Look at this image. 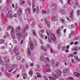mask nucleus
<instances>
[{
    "label": "nucleus",
    "mask_w": 80,
    "mask_h": 80,
    "mask_svg": "<svg viewBox=\"0 0 80 80\" xmlns=\"http://www.w3.org/2000/svg\"><path fill=\"white\" fill-rule=\"evenodd\" d=\"M16 35L18 40H20V37H22L23 39H25V34H22L21 32H19L18 34H16Z\"/></svg>",
    "instance_id": "f257e3e1"
},
{
    "label": "nucleus",
    "mask_w": 80,
    "mask_h": 80,
    "mask_svg": "<svg viewBox=\"0 0 80 80\" xmlns=\"http://www.w3.org/2000/svg\"><path fill=\"white\" fill-rule=\"evenodd\" d=\"M51 38L53 42H55L56 40V38H55V36L53 32L52 31H51Z\"/></svg>",
    "instance_id": "f03ea898"
},
{
    "label": "nucleus",
    "mask_w": 80,
    "mask_h": 80,
    "mask_svg": "<svg viewBox=\"0 0 80 80\" xmlns=\"http://www.w3.org/2000/svg\"><path fill=\"white\" fill-rule=\"evenodd\" d=\"M30 48L32 50H33L34 48H35V46H34V44L33 42L32 41H31L30 42Z\"/></svg>",
    "instance_id": "7ed1b4c3"
},
{
    "label": "nucleus",
    "mask_w": 80,
    "mask_h": 80,
    "mask_svg": "<svg viewBox=\"0 0 80 80\" xmlns=\"http://www.w3.org/2000/svg\"><path fill=\"white\" fill-rule=\"evenodd\" d=\"M3 59L5 63H9V62H10V59H8L7 60V57H3Z\"/></svg>",
    "instance_id": "20e7f679"
},
{
    "label": "nucleus",
    "mask_w": 80,
    "mask_h": 80,
    "mask_svg": "<svg viewBox=\"0 0 80 80\" xmlns=\"http://www.w3.org/2000/svg\"><path fill=\"white\" fill-rule=\"evenodd\" d=\"M3 59L5 63H9V62H10V59H8L7 60V57H3Z\"/></svg>",
    "instance_id": "39448f33"
},
{
    "label": "nucleus",
    "mask_w": 80,
    "mask_h": 80,
    "mask_svg": "<svg viewBox=\"0 0 80 80\" xmlns=\"http://www.w3.org/2000/svg\"><path fill=\"white\" fill-rule=\"evenodd\" d=\"M12 11L11 10L9 11L8 13V17H9L10 18H12L13 16L12 15Z\"/></svg>",
    "instance_id": "423d86ee"
},
{
    "label": "nucleus",
    "mask_w": 80,
    "mask_h": 80,
    "mask_svg": "<svg viewBox=\"0 0 80 80\" xmlns=\"http://www.w3.org/2000/svg\"><path fill=\"white\" fill-rule=\"evenodd\" d=\"M10 33L11 35H13V34H14L15 33V29H14V28L13 27H12L10 31Z\"/></svg>",
    "instance_id": "0eeeda50"
},
{
    "label": "nucleus",
    "mask_w": 80,
    "mask_h": 80,
    "mask_svg": "<svg viewBox=\"0 0 80 80\" xmlns=\"http://www.w3.org/2000/svg\"><path fill=\"white\" fill-rule=\"evenodd\" d=\"M20 26L19 25L18 27L16 28L15 30V32H20Z\"/></svg>",
    "instance_id": "6e6552de"
},
{
    "label": "nucleus",
    "mask_w": 80,
    "mask_h": 80,
    "mask_svg": "<svg viewBox=\"0 0 80 80\" xmlns=\"http://www.w3.org/2000/svg\"><path fill=\"white\" fill-rule=\"evenodd\" d=\"M63 73H65L66 74H67L69 72V69L67 68L63 71Z\"/></svg>",
    "instance_id": "1a4fd4ad"
},
{
    "label": "nucleus",
    "mask_w": 80,
    "mask_h": 80,
    "mask_svg": "<svg viewBox=\"0 0 80 80\" xmlns=\"http://www.w3.org/2000/svg\"><path fill=\"white\" fill-rule=\"evenodd\" d=\"M19 10L18 11V15H21V14L22 13V10L20 8H19Z\"/></svg>",
    "instance_id": "9d476101"
},
{
    "label": "nucleus",
    "mask_w": 80,
    "mask_h": 80,
    "mask_svg": "<svg viewBox=\"0 0 80 80\" xmlns=\"http://www.w3.org/2000/svg\"><path fill=\"white\" fill-rule=\"evenodd\" d=\"M75 2L76 5H74V8H77V6L78 5V0H75Z\"/></svg>",
    "instance_id": "9b49d317"
},
{
    "label": "nucleus",
    "mask_w": 80,
    "mask_h": 80,
    "mask_svg": "<svg viewBox=\"0 0 80 80\" xmlns=\"http://www.w3.org/2000/svg\"><path fill=\"white\" fill-rule=\"evenodd\" d=\"M51 62L53 67H55V62L54 60L53 59H51Z\"/></svg>",
    "instance_id": "f8f14e48"
},
{
    "label": "nucleus",
    "mask_w": 80,
    "mask_h": 80,
    "mask_svg": "<svg viewBox=\"0 0 80 80\" xmlns=\"http://www.w3.org/2000/svg\"><path fill=\"white\" fill-rule=\"evenodd\" d=\"M60 29H58L56 33L58 35H59L60 36H62V33L60 32Z\"/></svg>",
    "instance_id": "ddd939ff"
},
{
    "label": "nucleus",
    "mask_w": 80,
    "mask_h": 80,
    "mask_svg": "<svg viewBox=\"0 0 80 80\" xmlns=\"http://www.w3.org/2000/svg\"><path fill=\"white\" fill-rule=\"evenodd\" d=\"M55 71L56 72H58V73H59L60 74H62V72L58 68H57L56 69L54 70L55 72Z\"/></svg>",
    "instance_id": "4468645a"
},
{
    "label": "nucleus",
    "mask_w": 80,
    "mask_h": 80,
    "mask_svg": "<svg viewBox=\"0 0 80 80\" xmlns=\"http://www.w3.org/2000/svg\"><path fill=\"white\" fill-rule=\"evenodd\" d=\"M74 74L75 75L76 77H79V76H80V73L78 72H74Z\"/></svg>",
    "instance_id": "2eb2a0df"
},
{
    "label": "nucleus",
    "mask_w": 80,
    "mask_h": 80,
    "mask_svg": "<svg viewBox=\"0 0 80 80\" xmlns=\"http://www.w3.org/2000/svg\"><path fill=\"white\" fill-rule=\"evenodd\" d=\"M73 10H71V14L69 16V17L70 18H73Z\"/></svg>",
    "instance_id": "dca6fc26"
},
{
    "label": "nucleus",
    "mask_w": 80,
    "mask_h": 80,
    "mask_svg": "<svg viewBox=\"0 0 80 80\" xmlns=\"http://www.w3.org/2000/svg\"><path fill=\"white\" fill-rule=\"evenodd\" d=\"M22 76H24L23 77V78L24 79H27V73H25L22 74Z\"/></svg>",
    "instance_id": "f3484780"
},
{
    "label": "nucleus",
    "mask_w": 80,
    "mask_h": 80,
    "mask_svg": "<svg viewBox=\"0 0 80 80\" xmlns=\"http://www.w3.org/2000/svg\"><path fill=\"white\" fill-rule=\"evenodd\" d=\"M27 54L29 56H30V55H31V52L30 51V49L29 48L28 49Z\"/></svg>",
    "instance_id": "a211bd4d"
},
{
    "label": "nucleus",
    "mask_w": 80,
    "mask_h": 80,
    "mask_svg": "<svg viewBox=\"0 0 80 80\" xmlns=\"http://www.w3.org/2000/svg\"><path fill=\"white\" fill-rule=\"evenodd\" d=\"M27 10H28L29 13H30V12H31V9L30 8H28L25 9V12H27Z\"/></svg>",
    "instance_id": "6ab92c4d"
},
{
    "label": "nucleus",
    "mask_w": 80,
    "mask_h": 80,
    "mask_svg": "<svg viewBox=\"0 0 80 80\" xmlns=\"http://www.w3.org/2000/svg\"><path fill=\"white\" fill-rule=\"evenodd\" d=\"M16 67H17V65L15 64H13L11 66V68L13 69V68H15Z\"/></svg>",
    "instance_id": "aec40b11"
},
{
    "label": "nucleus",
    "mask_w": 80,
    "mask_h": 80,
    "mask_svg": "<svg viewBox=\"0 0 80 80\" xmlns=\"http://www.w3.org/2000/svg\"><path fill=\"white\" fill-rule=\"evenodd\" d=\"M0 63L1 64V65H4V62L2 61V58L0 57Z\"/></svg>",
    "instance_id": "412c9836"
},
{
    "label": "nucleus",
    "mask_w": 80,
    "mask_h": 80,
    "mask_svg": "<svg viewBox=\"0 0 80 80\" xmlns=\"http://www.w3.org/2000/svg\"><path fill=\"white\" fill-rule=\"evenodd\" d=\"M41 49L43 50L44 51H47V48L46 47L42 46L41 47Z\"/></svg>",
    "instance_id": "4be33fe9"
},
{
    "label": "nucleus",
    "mask_w": 80,
    "mask_h": 80,
    "mask_svg": "<svg viewBox=\"0 0 80 80\" xmlns=\"http://www.w3.org/2000/svg\"><path fill=\"white\" fill-rule=\"evenodd\" d=\"M33 73V70H30V71H29V75H30V76H32Z\"/></svg>",
    "instance_id": "5701e85b"
},
{
    "label": "nucleus",
    "mask_w": 80,
    "mask_h": 80,
    "mask_svg": "<svg viewBox=\"0 0 80 80\" xmlns=\"http://www.w3.org/2000/svg\"><path fill=\"white\" fill-rule=\"evenodd\" d=\"M52 76V77H55V78H59V77H58V76L57 74H53Z\"/></svg>",
    "instance_id": "b1692460"
},
{
    "label": "nucleus",
    "mask_w": 80,
    "mask_h": 80,
    "mask_svg": "<svg viewBox=\"0 0 80 80\" xmlns=\"http://www.w3.org/2000/svg\"><path fill=\"white\" fill-rule=\"evenodd\" d=\"M45 59V57L44 56H42L40 57V60L41 61H43Z\"/></svg>",
    "instance_id": "393cba45"
},
{
    "label": "nucleus",
    "mask_w": 80,
    "mask_h": 80,
    "mask_svg": "<svg viewBox=\"0 0 80 80\" xmlns=\"http://www.w3.org/2000/svg\"><path fill=\"white\" fill-rule=\"evenodd\" d=\"M5 66L6 68L7 69H10V65H9L8 64H6Z\"/></svg>",
    "instance_id": "a878e982"
},
{
    "label": "nucleus",
    "mask_w": 80,
    "mask_h": 80,
    "mask_svg": "<svg viewBox=\"0 0 80 80\" xmlns=\"http://www.w3.org/2000/svg\"><path fill=\"white\" fill-rule=\"evenodd\" d=\"M73 51H78V47H76L73 48Z\"/></svg>",
    "instance_id": "bb28decb"
},
{
    "label": "nucleus",
    "mask_w": 80,
    "mask_h": 80,
    "mask_svg": "<svg viewBox=\"0 0 80 80\" xmlns=\"http://www.w3.org/2000/svg\"><path fill=\"white\" fill-rule=\"evenodd\" d=\"M73 57V54L71 53L69 54L68 56V58H72Z\"/></svg>",
    "instance_id": "cd10ccee"
},
{
    "label": "nucleus",
    "mask_w": 80,
    "mask_h": 80,
    "mask_svg": "<svg viewBox=\"0 0 80 80\" xmlns=\"http://www.w3.org/2000/svg\"><path fill=\"white\" fill-rule=\"evenodd\" d=\"M46 72H48V73H50V72H51V69L49 68H47L46 69Z\"/></svg>",
    "instance_id": "c85d7f7f"
},
{
    "label": "nucleus",
    "mask_w": 80,
    "mask_h": 80,
    "mask_svg": "<svg viewBox=\"0 0 80 80\" xmlns=\"http://www.w3.org/2000/svg\"><path fill=\"white\" fill-rule=\"evenodd\" d=\"M5 40L2 39H0V43H4V42H5Z\"/></svg>",
    "instance_id": "c756f323"
},
{
    "label": "nucleus",
    "mask_w": 80,
    "mask_h": 80,
    "mask_svg": "<svg viewBox=\"0 0 80 80\" xmlns=\"http://www.w3.org/2000/svg\"><path fill=\"white\" fill-rule=\"evenodd\" d=\"M50 32V31L48 30L47 31V30H46V33L47 34L48 36L50 37V34H49V32Z\"/></svg>",
    "instance_id": "7c9ffc66"
},
{
    "label": "nucleus",
    "mask_w": 80,
    "mask_h": 80,
    "mask_svg": "<svg viewBox=\"0 0 80 80\" xmlns=\"http://www.w3.org/2000/svg\"><path fill=\"white\" fill-rule=\"evenodd\" d=\"M37 77L38 78H42V76H41V74L38 72H37Z\"/></svg>",
    "instance_id": "2f4dec72"
},
{
    "label": "nucleus",
    "mask_w": 80,
    "mask_h": 80,
    "mask_svg": "<svg viewBox=\"0 0 80 80\" xmlns=\"http://www.w3.org/2000/svg\"><path fill=\"white\" fill-rule=\"evenodd\" d=\"M61 13H62L65 14L66 13H67V11L65 10H62L61 11Z\"/></svg>",
    "instance_id": "473e14b6"
},
{
    "label": "nucleus",
    "mask_w": 80,
    "mask_h": 80,
    "mask_svg": "<svg viewBox=\"0 0 80 80\" xmlns=\"http://www.w3.org/2000/svg\"><path fill=\"white\" fill-rule=\"evenodd\" d=\"M24 3H25V1H23L22 2H20V5H21L22 6H23Z\"/></svg>",
    "instance_id": "72a5a7b5"
},
{
    "label": "nucleus",
    "mask_w": 80,
    "mask_h": 80,
    "mask_svg": "<svg viewBox=\"0 0 80 80\" xmlns=\"http://www.w3.org/2000/svg\"><path fill=\"white\" fill-rule=\"evenodd\" d=\"M35 26V22H33L32 23V27H34Z\"/></svg>",
    "instance_id": "f704fd0d"
},
{
    "label": "nucleus",
    "mask_w": 80,
    "mask_h": 80,
    "mask_svg": "<svg viewBox=\"0 0 80 80\" xmlns=\"http://www.w3.org/2000/svg\"><path fill=\"white\" fill-rule=\"evenodd\" d=\"M22 33H25L26 32V28L25 27L24 28H23L22 31Z\"/></svg>",
    "instance_id": "c9c22d12"
},
{
    "label": "nucleus",
    "mask_w": 80,
    "mask_h": 80,
    "mask_svg": "<svg viewBox=\"0 0 80 80\" xmlns=\"http://www.w3.org/2000/svg\"><path fill=\"white\" fill-rule=\"evenodd\" d=\"M49 79L50 80H56V79L55 78H52V77L50 76L49 77Z\"/></svg>",
    "instance_id": "e433bc0d"
},
{
    "label": "nucleus",
    "mask_w": 80,
    "mask_h": 80,
    "mask_svg": "<svg viewBox=\"0 0 80 80\" xmlns=\"http://www.w3.org/2000/svg\"><path fill=\"white\" fill-rule=\"evenodd\" d=\"M46 23L48 25V27H50V22L48 21H47V22H46Z\"/></svg>",
    "instance_id": "4c0bfd02"
},
{
    "label": "nucleus",
    "mask_w": 80,
    "mask_h": 80,
    "mask_svg": "<svg viewBox=\"0 0 80 80\" xmlns=\"http://www.w3.org/2000/svg\"><path fill=\"white\" fill-rule=\"evenodd\" d=\"M45 59L47 60L48 62H50V59L48 57H46L45 58Z\"/></svg>",
    "instance_id": "58836bf2"
},
{
    "label": "nucleus",
    "mask_w": 80,
    "mask_h": 80,
    "mask_svg": "<svg viewBox=\"0 0 80 80\" xmlns=\"http://www.w3.org/2000/svg\"><path fill=\"white\" fill-rule=\"evenodd\" d=\"M17 58L18 60H21V56H17Z\"/></svg>",
    "instance_id": "ea45409f"
},
{
    "label": "nucleus",
    "mask_w": 80,
    "mask_h": 80,
    "mask_svg": "<svg viewBox=\"0 0 80 80\" xmlns=\"http://www.w3.org/2000/svg\"><path fill=\"white\" fill-rule=\"evenodd\" d=\"M12 27L10 26H8L7 28V30H10L11 28H12Z\"/></svg>",
    "instance_id": "a19ab883"
},
{
    "label": "nucleus",
    "mask_w": 80,
    "mask_h": 80,
    "mask_svg": "<svg viewBox=\"0 0 80 80\" xmlns=\"http://www.w3.org/2000/svg\"><path fill=\"white\" fill-rule=\"evenodd\" d=\"M6 75L7 77H8L9 78V77H10V75L8 73H6Z\"/></svg>",
    "instance_id": "79ce46f5"
},
{
    "label": "nucleus",
    "mask_w": 80,
    "mask_h": 80,
    "mask_svg": "<svg viewBox=\"0 0 80 80\" xmlns=\"http://www.w3.org/2000/svg\"><path fill=\"white\" fill-rule=\"evenodd\" d=\"M55 73H57V74H58V76H59V77H61V76H62V75H61V74L60 73H58V72L55 71Z\"/></svg>",
    "instance_id": "37998d69"
},
{
    "label": "nucleus",
    "mask_w": 80,
    "mask_h": 80,
    "mask_svg": "<svg viewBox=\"0 0 80 80\" xmlns=\"http://www.w3.org/2000/svg\"><path fill=\"white\" fill-rule=\"evenodd\" d=\"M39 27L40 28H42L43 27V25L42 24H40L38 25Z\"/></svg>",
    "instance_id": "c03bdc74"
},
{
    "label": "nucleus",
    "mask_w": 80,
    "mask_h": 80,
    "mask_svg": "<svg viewBox=\"0 0 80 80\" xmlns=\"http://www.w3.org/2000/svg\"><path fill=\"white\" fill-rule=\"evenodd\" d=\"M58 49L60 50L61 48V45L60 44H59L58 46Z\"/></svg>",
    "instance_id": "a18cd8bd"
},
{
    "label": "nucleus",
    "mask_w": 80,
    "mask_h": 80,
    "mask_svg": "<svg viewBox=\"0 0 80 80\" xmlns=\"http://www.w3.org/2000/svg\"><path fill=\"white\" fill-rule=\"evenodd\" d=\"M71 60H72V63L73 64H75V61L74 60V59H72Z\"/></svg>",
    "instance_id": "49530a36"
},
{
    "label": "nucleus",
    "mask_w": 80,
    "mask_h": 80,
    "mask_svg": "<svg viewBox=\"0 0 80 80\" xmlns=\"http://www.w3.org/2000/svg\"><path fill=\"white\" fill-rule=\"evenodd\" d=\"M45 66L46 67H47V68H50V65L48 64H47Z\"/></svg>",
    "instance_id": "de8ad7c7"
},
{
    "label": "nucleus",
    "mask_w": 80,
    "mask_h": 80,
    "mask_svg": "<svg viewBox=\"0 0 80 80\" xmlns=\"http://www.w3.org/2000/svg\"><path fill=\"white\" fill-rule=\"evenodd\" d=\"M1 70L2 72H4V67L3 66H2L1 68Z\"/></svg>",
    "instance_id": "09e8293b"
},
{
    "label": "nucleus",
    "mask_w": 80,
    "mask_h": 80,
    "mask_svg": "<svg viewBox=\"0 0 80 80\" xmlns=\"http://www.w3.org/2000/svg\"><path fill=\"white\" fill-rule=\"evenodd\" d=\"M52 20H55V16L54 15H53L51 17Z\"/></svg>",
    "instance_id": "8fccbe9b"
},
{
    "label": "nucleus",
    "mask_w": 80,
    "mask_h": 80,
    "mask_svg": "<svg viewBox=\"0 0 80 80\" xmlns=\"http://www.w3.org/2000/svg\"><path fill=\"white\" fill-rule=\"evenodd\" d=\"M75 40H79L80 39V37L79 36H77L75 38Z\"/></svg>",
    "instance_id": "3c124183"
},
{
    "label": "nucleus",
    "mask_w": 80,
    "mask_h": 80,
    "mask_svg": "<svg viewBox=\"0 0 80 80\" xmlns=\"http://www.w3.org/2000/svg\"><path fill=\"white\" fill-rule=\"evenodd\" d=\"M39 35L40 36L41 38H43V34L41 33H39Z\"/></svg>",
    "instance_id": "603ef678"
},
{
    "label": "nucleus",
    "mask_w": 80,
    "mask_h": 80,
    "mask_svg": "<svg viewBox=\"0 0 80 80\" xmlns=\"http://www.w3.org/2000/svg\"><path fill=\"white\" fill-rule=\"evenodd\" d=\"M13 69L12 68L11 69H10L8 70V72L11 73L12 72V71H13Z\"/></svg>",
    "instance_id": "864d4df0"
},
{
    "label": "nucleus",
    "mask_w": 80,
    "mask_h": 80,
    "mask_svg": "<svg viewBox=\"0 0 80 80\" xmlns=\"http://www.w3.org/2000/svg\"><path fill=\"white\" fill-rule=\"evenodd\" d=\"M60 21L62 23H65V22H65V19H60Z\"/></svg>",
    "instance_id": "5fc2aeb1"
},
{
    "label": "nucleus",
    "mask_w": 80,
    "mask_h": 80,
    "mask_svg": "<svg viewBox=\"0 0 80 80\" xmlns=\"http://www.w3.org/2000/svg\"><path fill=\"white\" fill-rule=\"evenodd\" d=\"M32 33H33V35H34V36H37V34H36V32L34 31H33Z\"/></svg>",
    "instance_id": "6e6d98bb"
},
{
    "label": "nucleus",
    "mask_w": 80,
    "mask_h": 80,
    "mask_svg": "<svg viewBox=\"0 0 80 80\" xmlns=\"http://www.w3.org/2000/svg\"><path fill=\"white\" fill-rule=\"evenodd\" d=\"M65 48H66V46H63V47H62V50H65Z\"/></svg>",
    "instance_id": "4d7b16f0"
},
{
    "label": "nucleus",
    "mask_w": 80,
    "mask_h": 80,
    "mask_svg": "<svg viewBox=\"0 0 80 80\" xmlns=\"http://www.w3.org/2000/svg\"><path fill=\"white\" fill-rule=\"evenodd\" d=\"M40 32L41 33H44L45 32V31L43 29H42L40 30Z\"/></svg>",
    "instance_id": "13d9d810"
},
{
    "label": "nucleus",
    "mask_w": 80,
    "mask_h": 80,
    "mask_svg": "<svg viewBox=\"0 0 80 80\" xmlns=\"http://www.w3.org/2000/svg\"><path fill=\"white\" fill-rule=\"evenodd\" d=\"M20 67L21 69H22L24 68V66L23 65H21L20 66Z\"/></svg>",
    "instance_id": "bf43d9fd"
},
{
    "label": "nucleus",
    "mask_w": 80,
    "mask_h": 80,
    "mask_svg": "<svg viewBox=\"0 0 80 80\" xmlns=\"http://www.w3.org/2000/svg\"><path fill=\"white\" fill-rule=\"evenodd\" d=\"M36 10L37 11V13H38V12H39V8L38 7H37V8Z\"/></svg>",
    "instance_id": "052dcab7"
},
{
    "label": "nucleus",
    "mask_w": 80,
    "mask_h": 80,
    "mask_svg": "<svg viewBox=\"0 0 80 80\" xmlns=\"http://www.w3.org/2000/svg\"><path fill=\"white\" fill-rule=\"evenodd\" d=\"M42 12L43 13H47V12L46 11L42 10Z\"/></svg>",
    "instance_id": "680f3d73"
},
{
    "label": "nucleus",
    "mask_w": 80,
    "mask_h": 80,
    "mask_svg": "<svg viewBox=\"0 0 80 80\" xmlns=\"http://www.w3.org/2000/svg\"><path fill=\"white\" fill-rule=\"evenodd\" d=\"M26 29H27V30H28V29L29 28V26H28V24H27L26 25Z\"/></svg>",
    "instance_id": "e2e57ef3"
},
{
    "label": "nucleus",
    "mask_w": 80,
    "mask_h": 80,
    "mask_svg": "<svg viewBox=\"0 0 80 80\" xmlns=\"http://www.w3.org/2000/svg\"><path fill=\"white\" fill-rule=\"evenodd\" d=\"M6 35L8 37L10 36V34L8 33V32H6Z\"/></svg>",
    "instance_id": "0e129e2a"
},
{
    "label": "nucleus",
    "mask_w": 80,
    "mask_h": 80,
    "mask_svg": "<svg viewBox=\"0 0 80 80\" xmlns=\"http://www.w3.org/2000/svg\"><path fill=\"white\" fill-rule=\"evenodd\" d=\"M80 10H78L77 11V15H78H78H79L80 14Z\"/></svg>",
    "instance_id": "69168bd1"
},
{
    "label": "nucleus",
    "mask_w": 80,
    "mask_h": 80,
    "mask_svg": "<svg viewBox=\"0 0 80 80\" xmlns=\"http://www.w3.org/2000/svg\"><path fill=\"white\" fill-rule=\"evenodd\" d=\"M71 28H74V25L73 24H72L70 26Z\"/></svg>",
    "instance_id": "338daca9"
},
{
    "label": "nucleus",
    "mask_w": 80,
    "mask_h": 80,
    "mask_svg": "<svg viewBox=\"0 0 80 80\" xmlns=\"http://www.w3.org/2000/svg\"><path fill=\"white\" fill-rule=\"evenodd\" d=\"M69 80H74L73 78H72V77H70L69 78Z\"/></svg>",
    "instance_id": "774afa93"
}]
</instances>
